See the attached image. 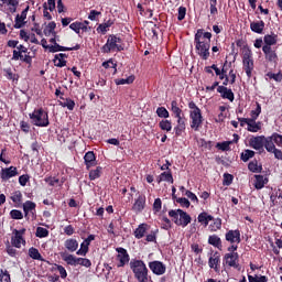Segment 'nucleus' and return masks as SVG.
<instances>
[{
	"mask_svg": "<svg viewBox=\"0 0 282 282\" xmlns=\"http://www.w3.org/2000/svg\"><path fill=\"white\" fill-rule=\"evenodd\" d=\"M230 144H232V141L218 142L216 149H219V151H230Z\"/></svg>",
	"mask_w": 282,
	"mask_h": 282,
	"instance_id": "nucleus-54",
	"label": "nucleus"
},
{
	"mask_svg": "<svg viewBox=\"0 0 282 282\" xmlns=\"http://www.w3.org/2000/svg\"><path fill=\"white\" fill-rule=\"evenodd\" d=\"M215 219V217H213V215H209L206 212H203L198 215L197 220L199 224H203V226H208L209 221H213Z\"/></svg>",
	"mask_w": 282,
	"mask_h": 282,
	"instance_id": "nucleus-28",
	"label": "nucleus"
},
{
	"mask_svg": "<svg viewBox=\"0 0 282 282\" xmlns=\"http://www.w3.org/2000/svg\"><path fill=\"white\" fill-rule=\"evenodd\" d=\"M10 217L11 219H17V220L23 219V213L19 209H12L10 212Z\"/></svg>",
	"mask_w": 282,
	"mask_h": 282,
	"instance_id": "nucleus-61",
	"label": "nucleus"
},
{
	"mask_svg": "<svg viewBox=\"0 0 282 282\" xmlns=\"http://www.w3.org/2000/svg\"><path fill=\"white\" fill-rule=\"evenodd\" d=\"M54 267H55V270L59 272L61 279H67V270H65V267L61 264H54Z\"/></svg>",
	"mask_w": 282,
	"mask_h": 282,
	"instance_id": "nucleus-60",
	"label": "nucleus"
},
{
	"mask_svg": "<svg viewBox=\"0 0 282 282\" xmlns=\"http://www.w3.org/2000/svg\"><path fill=\"white\" fill-rule=\"evenodd\" d=\"M84 162L87 171H89L93 166H96L98 164V161H96V153H94V151L86 152L84 155Z\"/></svg>",
	"mask_w": 282,
	"mask_h": 282,
	"instance_id": "nucleus-19",
	"label": "nucleus"
},
{
	"mask_svg": "<svg viewBox=\"0 0 282 282\" xmlns=\"http://www.w3.org/2000/svg\"><path fill=\"white\" fill-rule=\"evenodd\" d=\"M144 208H147V196L139 195L135 198L134 204L132 205V210H133V213H137V215H138L139 213H142V210H144Z\"/></svg>",
	"mask_w": 282,
	"mask_h": 282,
	"instance_id": "nucleus-15",
	"label": "nucleus"
},
{
	"mask_svg": "<svg viewBox=\"0 0 282 282\" xmlns=\"http://www.w3.org/2000/svg\"><path fill=\"white\" fill-rule=\"evenodd\" d=\"M111 25H113L112 20H108V21L99 24V26L97 28V32H101V34H105L107 32V30H109V28H111Z\"/></svg>",
	"mask_w": 282,
	"mask_h": 282,
	"instance_id": "nucleus-45",
	"label": "nucleus"
},
{
	"mask_svg": "<svg viewBox=\"0 0 282 282\" xmlns=\"http://www.w3.org/2000/svg\"><path fill=\"white\" fill-rule=\"evenodd\" d=\"M35 237H39V239H45V237H50V230L43 227H37Z\"/></svg>",
	"mask_w": 282,
	"mask_h": 282,
	"instance_id": "nucleus-48",
	"label": "nucleus"
},
{
	"mask_svg": "<svg viewBox=\"0 0 282 282\" xmlns=\"http://www.w3.org/2000/svg\"><path fill=\"white\" fill-rule=\"evenodd\" d=\"M208 243L209 246H214V248H218V250H221V238L217 235H212L208 237Z\"/></svg>",
	"mask_w": 282,
	"mask_h": 282,
	"instance_id": "nucleus-36",
	"label": "nucleus"
},
{
	"mask_svg": "<svg viewBox=\"0 0 282 282\" xmlns=\"http://www.w3.org/2000/svg\"><path fill=\"white\" fill-rule=\"evenodd\" d=\"M156 116H159V118H164V120H166V118L171 117V113L165 107H159L156 108Z\"/></svg>",
	"mask_w": 282,
	"mask_h": 282,
	"instance_id": "nucleus-50",
	"label": "nucleus"
},
{
	"mask_svg": "<svg viewBox=\"0 0 282 282\" xmlns=\"http://www.w3.org/2000/svg\"><path fill=\"white\" fill-rule=\"evenodd\" d=\"M161 182H170V184H173L174 180H173V173L171 172V170H169L167 172H162L159 175L158 184H161Z\"/></svg>",
	"mask_w": 282,
	"mask_h": 282,
	"instance_id": "nucleus-30",
	"label": "nucleus"
},
{
	"mask_svg": "<svg viewBox=\"0 0 282 282\" xmlns=\"http://www.w3.org/2000/svg\"><path fill=\"white\" fill-rule=\"evenodd\" d=\"M102 175V166H97L95 170H90L89 180L94 182V180L100 178Z\"/></svg>",
	"mask_w": 282,
	"mask_h": 282,
	"instance_id": "nucleus-40",
	"label": "nucleus"
},
{
	"mask_svg": "<svg viewBox=\"0 0 282 282\" xmlns=\"http://www.w3.org/2000/svg\"><path fill=\"white\" fill-rule=\"evenodd\" d=\"M225 239L226 241H228V243H241V231L239 229H230L226 232L225 235Z\"/></svg>",
	"mask_w": 282,
	"mask_h": 282,
	"instance_id": "nucleus-11",
	"label": "nucleus"
},
{
	"mask_svg": "<svg viewBox=\"0 0 282 282\" xmlns=\"http://www.w3.org/2000/svg\"><path fill=\"white\" fill-rule=\"evenodd\" d=\"M133 80H135V76L131 75L127 78L116 79L115 83L116 85H132Z\"/></svg>",
	"mask_w": 282,
	"mask_h": 282,
	"instance_id": "nucleus-47",
	"label": "nucleus"
},
{
	"mask_svg": "<svg viewBox=\"0 0 282 282\" xmlns=\"http://www.w3.org/2000/svg\"><path fill=\"white\" fill-rule=\"evenodd\" d=\"M23 235H25V228L22 229H14L13 236L11 237V245L14 248H21L22 243H25V239L23 238Z\"/></svg>",
	"mask_w": 282,
	"mask_h": 282,
	"instance_id": "nucleus-10",
	"label": "nucleus"
},
{
	"mask_svg": "<svg viewBox=\"0 0 282 282\" xmlns=\"http://www.w3.org/2000/svg\"><path fill=\"white\" fill-rule=\"evenodd\" d=\"M262 52L269 63H276L279 61V55H276V51L272 50V46H262Z\"/></svg>",
	"mask_w": 282,
	"mask_h": 282,
	"instance_id": "nucleus-18",
	"label": "nucleus"
},
{
	"mask_svg": "<svg viewBox=\"0 0 282 282\" xmlns=\"http://www.w3.org/2000/svg\"><path fill=\"white\" fill-rule=\"evenodd\" d=\"M171 111L174 113L175 118H182V108H180L177 100L171 101Z\"/></svg>",
	"mask_w": 282,
	"mask_h": 282,
	"instance_id": "nucleus-39",
	"label": "nucleus"
},
{
	"mask_svg": "<svg viewBox=\"0 0 282 282\" xmlns=\"http://www.w3.org/2000/svg\"><path fill=\"white\" fill-rule=\"evenodd\" d=\"M267 76H268V78L275 80V83H281V80H282V74L281 73L274 74L272 72H269V73H267Z\"/></svg>",
	"mask_w": 282,
	"mask_h": 282,
	"instance_id": "nucleus-62",
	"label": "nucleus"
},
{
	"mask_svg": "<svg viewBox=\"0 0 282 282\" xmlns=\"http://www.w3.org/2000/svg\"><path fill=\"white\" fill-rule=\"evenodd\" d=\"M29 257L35 261H44L43 256H41V252H39V249L34 247L29 249Z\"/></svg>",
	"mask_w": 282,
	"mask_h": 282,
	"instance_id": "nucleus-38",
	"label": "nucleus"
},
{
	"mask_svg": "<svg viewBox=\"0 0 282 282\" xmlns=\"http://www.w3.org/2000/svg\"><path fill=\"white\" fill-rule=\"evenodd\" d=\"M118 252L117 259L119 261L118 268H124V265H127V263H129L130 261V257H129V252L127 251V249L119 247L116 249Z\"/></svg>",
	"mask_w": 282,
	"mask_h": 282,
	"instance_id": "nucleus-12",
	"label": "nucleus"
},
{
	"mask_svg": "<svg viewBox=\"0 0 282 282\" xmlns=\"http://www.w3.org/2000/svg\"><path fill=\"white\" fill-rule=\"evenodd\" d=\"M149 268L153 274L156 276H162V274H166V264L160 260H154L149 262Z\"/></svg>",
	"mask_w": 282,
	"mask_h": 282,
	"instance_id": "nucleus-8",
	"label": "nucleus"
},
{
	"mask_svg": "<svg viewBox=\"0 0 282 282\" xmlns=\"http://www.w3.org/2000/svg\"><path fill=\"white\" fill-rule=\"evenodd\" d=\"M248 281L249 282H268V276L265 275H248Z\"/></svg>",
	"mask_w": 282,
	"mask_h": 282,
	"instance_id": "nucleus-53",
	"label": "nucleus"
},
{
	"mask_svg": "<svg viewBox=\"0 0 282 282\" xmlns=\"http://www.w3.org/2000/svg\"><path fill=\"white\" fill-rule=\"evenodd\" d=\"M102 54H111V52H124L122 39L116 34H110L106 44L101 47Z\"/></svg>",
	"mask_w": 282,
	"mask_h": 282,
	"instance_id": "nucleus-3",
	"label": "nucleus"
},
{
	"mask_svg": "<svg viewBox=\"0 0 282 282\" xmlns=\"http://www.w3.org/2000/svg\"><path fill=\"white\" fill-rule=\"evenodd\" d=\"M147 230H149V225L144 223L140 224L134 230L135 239H142L147 235Z\"/></svg>",
	"mask_w": 282,
	"mask_h": 282,
	"instance_id": "nucleus-27",
	"label": "nucleus"
},
{
	"mask_svg": "<svg viewBox=\"0 0 282 282\" xmlns=\"http://www.w3.org/2000/svg\"><path fill=\"white\" fill-rule=\"evenodd\" d=\"M199 144L203 149H206L207 151H210L215 147V142L206 141L205 139H200Z\"/></svg>",
	"mask_w": 282,
	"mask_h": 282,
	"instance_id": "nucleus-57",
	"label": "nucleus"
},
{
	"mask_svg": "<svg viewBox=\"0 0 282 282\" xmlns=\"http://www.w3.org/2000/svg\"><path fill=\"white\" fill-rule=\"evenodd\" d=\"M29 117L35 127H50V116L43 108L34 109Z\"/></svg>",
	"mask_w": 282,
	"mask_h": 282,
	"instance_id": "nucleus-4",
	"label": "nucleus"
},
{
	"mask_svg": "<svg viewBox=\"0 0 282 282\" xmlns=\"http://www.w3.org/2000/svg\"><path fill=\"white\" fill-rule=\"evenodd\" d=\"M169 217L172 218V221H174V224L176 226L180 225V212H177V209H172L169 212Z\"/></svg>",
	"mask_w": 282,
	"mask_h": 282,
	"instance_id": "nucleus-52",
	"label": "nucleus"
},
{
	"mask_svg": "<svg viewBox=\"0 0 282 282\" xmlns=\"http://www.w3.org/2000/svg\"><path fill=\"white\" fill-rule=\"evenodd\" d=\"M263 148L268 151V153H272L276 145H274V141H272L271 137H264Z\"/></svg>",
	"mask_w": 282,
	"mask_h": 282,
	"instance_id": "nucleus-37",
	"label": "nucleus"
},
{
	"mask_svg": "<svg viewBox=\"0 0 282 282\" xmlns=\"http://www.w3.org/2000/svg\"><path fill=\"white\" fill-rule=\"evenodd\" d=\"M248 170L251 173H261V171H263V165L259 164V161L257 159H254L251 162H249Z\"/></svg>",
	"mask_w": 282,
	"mask_h": 282,
	"instance_id": "nucleus-29",
	"label": "nucleus"
},
{
	"mask_svg": "<svg viewBox=\"0 0 282 282\" xmlns=\"http://www.w3.org/2000/svg\"><path fill=\"white\" fill-rule=\"evenodd\" d=\"M78 50H80V44H76L73 47L62 46L59 44L48 46V52H51V54H56V52H76Z\"/></svg>",
	"mask_w": 282,
	"mask_h": 282,
	"instance_id": "nucleus-13",
	"label": "nucleus"
},
{
	"mask_svg": "<svg viewBox=\"0 0 282 282\" xmlns=\"http://www.w3.org/2000/svg\"><path fill=\"white\" fill-rule=\"evenodd\" d=\"M130 270H132L134 274V279L138 282H149L151 281V276H149V268H147V263L142 260H131L130 261Z\"/></svg>",
	"mask_w": 282,
	"mask_h": 282,
	"instance_id": "nucleus-2",
	"label": "nucleus"
},
{
	"mask_svg": "<svg viewBox=\"0 0 282 282\" xmlns=\"http://www.w3.org/2000/svg\"><path fill=\"white\" fill-rule=\"evenodd\" d=\"M256 182H254V188L257 191H261L268 184V178L263 177V175H254Z\"/></svg>",
	"mask_w": 282,
	"mask_h": 282,
	"instance_id": "nucleus-34",
	"label": "nucleus"
},
{
	"mask_svg": "<svg viewBox=\"0 0 282 282\" xmlns=\"http://www.w3.org/2000/svg\"><path fill=\"white\" fill-rule=\"evenodd\" d=\"M1 3L0 6H8L9 7V12H11V14H14V12H17V8H19V0H0Z\"/></svg>",
	"mask_w": 282,
	"mask_h": 282,
	"instance_id": "nucleus-26",
	"label": "nucleus"
},
{
	"mask_svg": "<svg viewBox=\"0 0 282 282\" xmlns=\"http://www.w3.org/2000/svg\"><path fill=\"white\" fill-rule=\"evenodd\" d=\"M254 151L252 150H245L241 154H240V160H242V162H248L249 160H252V158L254 156Z\"/></svg>",
	"mask_w": 282,
	"mask_h": 282,
	"instance_id": "nucleus-46",
	"label": "nucleus"
},
{
	"mask_svg": "<svg viewBox=\"0 0 282 282\" xmlns=\"http://www.w3.org/2000/svg\"><path fill=\"white\" fill-rule=\"evenodd\" d=\"M178 213V226H181L182 228H186V226H188V224H191V221H193V218L191 217V215H188V213L184 212V209H177Z\"/></svg>",
	"mask_w": 282,
	"mask_h": 282,
	"instance_id": "nucleus-20",
	"label": "nucleus"
},
{
	"mask_svg": "<svg viewBox=\"0 0 282 282\" xmlns=\"http://www.w3.org/2000/svg\"><path fill=\"white\" fill-rule=\"evenodd\" d=\"M247 131H250V133H258V131H261V121L257 122V119H249Z\"/></svg>",
	"mask_w": 282,
	"mask_h": 282,
	"instance_id": "nucleus-31",
	"label": "nucleus"
},
{
	"mask_svg": "<svg viewBox=\"0 0 282 282\" xmlns=\"http://www.w3.org/2000/svg\"><path fill=\"white\" fill-rule=\"evenodd\" d=\"M61 257H62L63 261H65V263H67V265L76 267V261L78 258H76L74 254H67L66 252H62Z\"/></svg>",
	"mask_w": 282,
	"mask_h": 282,
	"instance_id": "nucleus-33",
	"label": "nucleus"
},
{
	"mask_svg": "<svg viewBox=\"0 0 282 282\" xmlns=\"http://www.w3.org/2000/svg\"><path fill=\"white\" fill-rule=\"evenodd\" d=\"M223 265L225 268L241 270V264H239V253H225L223 257Z\"/></svg>",
	"mask_w": 282,
	"mask_h": 282,
	"instance_id": "nucleus-6",
	"label": "nucleus"
},
{
	"mask_svg": "<svg viewBox=\"0 0 282 282\" xmlns=\"http://www.w3.org/2000/svg\"><path fill=\"white\" fill-rule=\"evenodd\" d=\"M278 39V35L276 34H267L264 35V43L265 45H263V47H272V45H276V40Z\"/></svg>",
	"mask_w": 282,
	"mask_h": 282,
	"instance_id": "nucleus-35",
	"label": "nucleus"
},
{
	"mask_svg": "<svg viewBox=\"0 0 282 282\" xmlns=\"http://www.w3.org/2000/svg\"><path fill=\"white\" fill-rule=\"evenodd\" d=\"M17 175H19V172L15 166L4 167L0 172L2 182H8L11 177H17Z\"/></svg>",
	"mask_w": 282,
	"mask_h": 282,
	"instance_id": "nucleus-17",
	"label": "nucleus"
},
{
	"mask_svg": "<svg viewBox=\"0 0 282 282\" xmlns=\"http://www.w3.org/2000/svg\"><path fill=\"white\" fill-rule=\"evenodd\" d=\"M161 131H171L173 129V123L169 119H163L159 122Z\"/></svg>",
	"mask_w": 282,
	"mask_h": 282,
	"instance_id": "nucleus-41",
	"label": "nucleus"
},
{
	"mask_svg": "<svg viewBox=\"0 0 282 282\" xmlns=\"http://www.w3.org/2000/svg\"><path fill=\"white\" fill-rule=\"evenodd\" d=\"M209 230L210 232H217V230H221V219H215L214 224L209 225Z\"/></svg>",
	"mask_w": 282,
	"mask_h": 282,
	"instance_id": "nucleus-55",
	"label": "nucleus"
},
{
	"mask_svg": "<svg viewBox=\"0 0 282 282\" xmlns=\"http://www.w3.org/2000/svg\"><path fill=\"white\" fill-rule=\"evenodd\" d=\"M158 232H160L159 229L152 230L149 235H147L145 241H148V243H155L158 241Z\"/></svg>",
	"mask_w": 282,
	"mask_h": 282,
	"instance_id": "nucleus-49",
	"label": "nucleus"
},
{
	"mask_svg": "<svg viewBox=\"0 0 282 282\" xmlns=\"http://www.w3.org/2000/svg\"><path fill=\"white\" fill-rule=\"evenodd\" d=\"M10 199L15 204L17 207H19L21 204H23V194L21 191H15L10 196Z\"/></svg>",
	"mask_w": 282,
	"mask_h": 282,
	"instance_id": "nucleus-32",
	"label": "nucleus"
},
{
	"mask_svg": "<svg viewBox=\"0 0 282 282\" xmlns=\"http://www.w3.org/2000/svg\"><path fill=\"white\" fill-rule=\"evenodd\" d=\"M270 138H272V141L278 145L282 147V135L274 132Z\"/></svg>",
	"mask_w": 282,
	"mask_h": 282,
	"instance_id": "nucleus-63",
	"label": "nucleus"
},
{
	"mask_svg": "<svg viewBox=\"0 0 282 282\" xmlns=\"http://www.w3.org/2000/svg\"><path fill=\"white\" fill-rule=\"evenodd\" d=\"M257 108L254 110H251L250 116L251 120H257L259 116H261V104L257 102Z\"/></svg>",
	"mask_w": 282,
	"mask_h": 282,
	"instance_id": "nucleus-58",
	"label": "nucleus"
},
{
	"mask_svg": "<svg viewBox=\"0 0 282 282\" xmlns=\"http://www.w3.org/2000/svg\"><path fill=\"white\" fill-rule=\"evenodd\" d=\"M4 76L8 80H12L13 83H19V75L12 73V68H4Z\"/></svg>",
	"mask_w": 282,
	"mask_h": 282,
	"instance_id": "nucleus-42",
	"label": "nucleus"
},
{
	"mask_svg": "<svg viewBox=\"0 0 282 282\" xmlns=\"http://www.w3.org/2000/svg\"><path fill=\"white\" fill-rule=\"evenodd\" d=\"M76 265H83L84 268H91V260L87 258H77Z\"/></svg>",
	"mask_w": 282,
	"mask_h": 282,
	"instance_id": "nucleus-56",
	"label": "nucleus"
},
{
	"mask_svg": "<svg viewBox=\"0 0 282 282\" xmlns=\"http://www.w3.org/2000/svg\"><path fill=\"white\" fill-rule=\"evenodd\" d=\"M265 140V135H257V137H251L249 140V147L251 149H254V151H259V153H264L265 150L263 149V142Z\"/></svg>",
	"mask_w": 282,
	"mask_h": 282,
	"instance_id": "nucleus-9",
	"label": "nucleus"
},
{
	"mask_svg": "<svg viewBox=\"0 0 282 282\" xmlns=\"http://www.w3.org/2000/svg\"><path fill=\"white\" fill-rule=\"evenodd\" d=\"M64 248L68 250V252H76L78 250V240L74 238H68L64 241Z\"/></svg>",
	"mask_w": 282,
	"mask_h": 282,
	"instance_id": "nucleus-23",
	"label": "nucleus"
},
{
	"mask_svg": "<svg viewBox=\"0 0 282 282\" xmlns=\"http://www.w3.org/2000/svg\"><path fill=\"white\" fill-rule=\"evenodd\" d=\"M24 26H25V20H22V19L20 18V14H17V17H15V23H14L13 28H14L15 30H21V28H24Z\"/></svg>",
	"mask_w": 282,
	"mask_h": 282,
	"instance_id": "nucleus-59",
	"label": "nucleus"
},
{
	"mask_svg": "<svg viewBox=\"0 0 282 282\" xmlns=\"http://www.w3.org/2000/svg\"><path fill=\"white\" fill-rule=\"evenodd\" d=\"M87 252H89V246L83 241L80 243V249L76 251V254H78L79 257H87Z\"/></svg>",
	"mask_w": 282,
	"mask_h": 282,
	"instance_id": "nucleus-51",
	"label": "nucleus"
},
{
	"mask_svg": "<svg viewBox=\"0 0 282 282\" xmlns=\"http://www.w3.org/2000/svg\"><path fill=\"white\" fill-rule=\"evenodd\" d=\"M44 181L46 182V184H48V186H56V184H59V186H63V184L65 183V181H61L54 176L45 177Z\"/></svg>",
	"mask_w": 282,
	"mask_h": 282,
	"instance_id": "nucleus-44",
	"label": "nucleus"
},
{
	"mask_svg": "<svg viewBox=\"0 0 282 282\" xmlns=\"http://www.w3.org/2000/svg\"><path fill=\"white\" fill-rule=\"evenodd\" d=\"M189 118L192 120L191 129H194V131H199V128L204 123V117L202 116V110L191 111Z\"/></svg>",
	"mask_w": 282,
	"mask_h": 282,
	"instance_id": "nucleus-7",
	"label": "nucleus"
},
{
	"mask_svg": "<svg viewBox=\"0 0 282 282\" xmlns=\"http://www.w3.org/2000/svg\"><path fill=\"white\" fill-rule=\"evenodd\" d=\"M242 65L243 70L246 72L248 78H252V72L254 69V59L252 58V51L250 48L243 51Z\"/></svg>",
	"mask_w": 282,
	"mask_h": 282,
	"instance_id": "nucleus-5",
	"label": "nucleus"
},
{
	"mask_svg": "<svg viewBox=\"0 0 282 282\" xmlns=\"http://www.w3.org/2000/svg\"><path fill=\"white\" fill-rule=\"evenodd\" d=\"M177 119V124L174 128L175 135L180 137L184 131H186V118L184 117H176Z\"/></svg>",
	"mask_w": 282,
	"mask_h": 282,
	"instance_id": "nucleus-22",
	"label": "nucleus"
},
{
	"mask_svg": "<svg viewBox=\"0 0 282 282\" xmlns=\"http://www.w3.org/2000/svg\"><path fill=\"white\" fill-rule=\"evenodd\" d=\"M219 263H221V258L219 257V252L216 251L213 257L209 258L208 265L215 270V272H219Z\"/></svg>",
	"mask_w": 282,
	"mask_h": 282,
	"instance_id": "nucleus-21",
	"label": "nucleus"
},
{
	"mask_svg": "<svg viewBox=\"0 0 282 282\" xmlns=\"http://www.w3.org/2000/svg\"><path fill=\"white\" fill-rule=\"evenodd\" d=\"M210 39L213 33L198 29L194 35L195 51L202 61L210 58Z\"/></svg>",
	"mask_w": 282,
	"mask_h": 282,
	"instance_id": "nucleus-1",
	"label": "nucleus"
},
{
	"mask_svg": "<svg viewBox=\"0 0 282 282\" xmlns=\"http://www.w3.org/2000/svg\"><path fill=\"white\" fill-rule=\"evenodd\" d=\"M217 93L220 94V97L224 100H229V102H235V93H232V89L226 86H218Z\"/></svg>",
	"mask_w": 282,
	"mask_h": 282,
	"instance_id": "nucleus-16",
	"label": "nucleus"
},
{
	"mask_svg": "<svg viewBox=\"0 0 282 282\" xmlns=\"http://www.w3.org/2000/svg\"><path fill=\"white\" fill-rule=\"evenodd\" d=\"M0 282H11L10 273L8 271L3 272V270H1Z\"/></svg>",
	"mask_w": 282,
	"mask_h": 282,
	"instance_id": "nucleus-64",
	"label": "nucleus"
},
{
	"mask_svg": "<svg viewBox=\"0 0 282 282\" xmlns=\"http://www.w3.org/2000/svg\"><path fill=\"white\" fill-rule=\"evenodd\" d=\"M265 29V22L263 20L251 22L250 23V30L254 32L256 34H263V30Z\"/></svg>",
	"mask_w": 282,
	"mask_h": 282,
	"instance_id": "nucleus-24",
	"label": "nucleus"
},
{
	"mask_svg": "<svg viewBox=\"0 0 282 282\" xmlns=\"http://www.w3.org/2000/svg\"><path fill=\"white\" fill-rule=\"evenodd\" d=\"M23 210L25 219H30V213L32 214L33 219H36V203L26 200L23 204Z\"/></svg>",
	"mask_w": 282,
	"mask_h": 282,
	"instance_id": "nucleus-14",
	"label": "nucleus"
},
{
	"mask_svg": "<svg viewBox=\"0 0 282 282\" xmlns=\"http://www.w3.org/2000/svg\"><path fill=\"white\" fill-rule=\"evenodd\" d=\"M59 105L61 107H66L68 111H74V107H76V102L70 98H66L65 101H61Z\"/></svg>",
	"mask_w": 282,
	"mask_h": 282,
	"instance_id": "nucleus-43",
	"label": "nucleus"
},
{
	"mask_svg": "<svg viewBox=\"0 0 282 282\" xmlns=\"http://www.w3.org/2000/svg\"><path fill=\"white\" fill-rule=\"evenodd\" d=\"M65 58H67V54H56L53 59L55 67H65L67 65V61H65Z\"/></svg>",
	"mask_w": 282,
	"mask_h": 282,
	"instance_id": "nucleus-25",
	"label": "nucleus"
}]
</instances>
